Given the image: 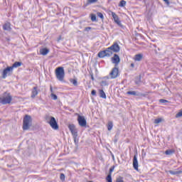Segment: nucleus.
<instances>
[{"instance_id": "f257e3e1", "label": "nucleus", "mask_w": 182, "mask_h": 182, "mask_svg": "<svg viewBox=\"0 0 182 182\" xmlns=\"http://www.w3.org/2000/svg\"><path fill=\"white\" fill-rule=\"evenodd\" d=\"M12 102V95L11 93L6 92L0 95V103L1 105H9Z\"/></svg>"}, {"instance_id": "f03ea898", "label": "nucleus", "mask_w": 182, "mask_h": 182, "mask_svg": "<svg viewBox=\"0 0 182 182\" xmlns=\"http://www.w3.org/2000/svg\"><path fill=\"white\" fill-rule=\"evenodd\" d=\"M32 126V117L26 115L23 121V130H29Z\"/></svg>"}, {"instance_id": "7ed1b4c3", "label": "nucleus", "mask_w": 182, "mask_h": 182, "mask_svg": "<svg viewBox=\"0 0 182 182\" xmlns=\"http://www.w3.org/2000/svg\"><path fill=\"white\" fill-rule=\"evenodd\" d=\"M55 76L58 80L63 82L65 79V69L63 67H58L55 69Z\"/></svg>"}, {"instance_id": "20e7f679", "label": "nucleus", "mask_w": 182, "mask_h": 182, "mask_svg": "<svg viewBox=\"0 0 182 182\" xmlns=\"http://www.w3.org/2000/svg\"><path fill=\"white\" fill-rule=\"evenodd\" d=\"M112 55H113V51L112 50V49H109V48H107L106 50H103V51H100L98 53V57L99 58H105V56H107V58L112 56Z\"/></svg>"}, {"instance_id": "39448f33", "label": "nucleus", "mask_w": 182, "mask_h": 182, "mask_svg": "<svg viewBox=\"0 0 182 182\" xmlns=\"http://www.w3.org/2000/svg\"><path fill=\"white\" fill-rule=\"evenodd\" d=\"M12 72H14V67H7L2 72V77L3 79H6L7 76H10L12 75Z\"/></svg>"}, {"instance_id": "423d86ee", "label": "nucleus", "mask_w": 182, "mask_h": 182, "mask_svg": "<svg viewBox=\"0 0 182 182\" xmlns=\"http://www.w3.org/2000/svg\"><path fill=\"white\" fill-rule=\"evenodd\" d=\"M49 124H50V126H51L52 129H53L54 130H58V129H59L58 122H56V119L53 117H50Z\"/></svg>"}, {"instance_id": "0eeeda50", "label": "nucleus", "mask_w": 182, "mask_h": 182, "mask_svg": "<svg viewBox=\"0 0 182 182\" xmlns=\"http://www.w3.org/2000/svg\"><path fill=\"white\" fill-rule=\"evenodd\" d=\"M111 79H116L119 76V68L117 67L112 68L111 73H109Z\"/></svg>"}, {"instance_id": "6e6552de", "label": "nucleus", "mask_w": 182, "mask_h": 182, "mask_svg": "<svg viewBox=\"0 0 182 182\" xmlns=\"http://www.w3.org/2000/svg\"><path fill=\"white\" fill-rule=\"evenodd\" d=\"M77 122L81 127H86V119H85V117L78 115Z\"/></svg>"}, {"instance_id": "1a4fd4ad", "label": "nucleus", "mask_w": 182, "mask_h": 182, "mask_svg": "<svg viewBox=\"0 0 182 182\" xmlns=\"http://www.w3.org/2000/svg\"><path fill=\"white\" fill-rule=\"evenodd\" d=\"M110 13H111V15H112L115 23L117 25H119V26H122V22L119 19V16H117V14H116V13H114L113 11H110Z\"/></svg>"}, {"instance_id": "9d476101", "label": "nucleus", "mask_w": 182, "mask_h": 182, "mask_svg": "<svg viewBox=\"0 0 182 182\" xmlns=\"http://www.w3.org/2000/svg\"><path fill=\"white\" fill-rule=\"evenodd\" d=\"M68 128L73 136H74V139H76V137H77V130L76 129V127H75L73 124H70Z\"/></svg>"}, {"instance_id": "9b49d317", "label": "nucleus", "mask_w": 182, "mask_h": 182, "mask_svg": "<svg viewBox=\"0 0 182 182\" xmlns=\"http://www.w3.org/2000/svg\"><path fill=\"white\" fill-rule=\"evenodd\" d=\"M109 49H111L112 52L117 53L120 51V46L119 44H117V43H114L112 46L109 47Z\"/></svg>"}, {"instance_id": "f8f14e48", "label": "nucleus", "mask_w": 182, "mask_h": 182, "mask_svg": "<svg viewBox=\"0 0 182 182\" xmlns=\"http://www.w3.org/2000/svg\"><path fill=\"white\" fill-rule=\"evenodd\" d=\"M112 63H114L115 66H117L120 63V57L119 55L114 54V57L112 58Z\"/></svg>"}, {"instance_id": "ddd939ff", "label": "nucleus", "mask_w": 182, "mask_h": 182, "mask_svg": "<svg viewBox=\"0 0 182 182\" xmlns=\"http://www.w3.org/2000/svg\"><path fill=\"white\" fill-rule=\"evenodd\" d=\"M133 167L134 170H139V161H137V156L136 155L134 156L133 159Z\"/></svg>"}, {"instance_id": "4468645a", "label": "nucleus", "mask_w": 182, "mask_h": 182, "mask_svg": "<svg viewBox=\"0 0 182 182\" xmlns=\"http://www.w3.org/2000/svg\"><path fill=\"white\" fill-rule=\"evenodd\" d=\"M38 96V87H34L32 90L31 98L35 99Z\"/></svg>"}, {"instance_id": "2eb2a0df", "label": "nucleus", "mask_w": 182, "mask_h": 182, "mask_svg": "<svg viewBox=\"0 0 182 182\" xmlns=\"http://www.w3.org/2000/svg\"><path fill=\"white\" fill-rule=\"evenodd\" d=\"M41 55H43V56H46L48 53H49V50L48 48H42L40 50Z\"/></svg>"}, {"instance_id": "dca6fc26", "label": "nucleus", "mask_w": 182, "mask_h": 182, "mask_svg": "<svg viewBox=\"0 0 182 182\" xmlns=\"http://www.w3.org/2000/svg\"><path fill=\"white\" fill-rule=\"evenodd\" d=\"M166 173H169L173 176H177V174H181L182 171H166Z\"/></svg>"}, {"instance_id": "f3484780", "label": "nucleus", "mask_w": 182, "mask_h": 182, "mask_svg": "<svg viewBox=\"0 0 182 182\" xmlns=\"http://www.w3.org/2000/svg\"><path fill=\"white\" fill-rule=\"evenodd\" d=\"M3 29L4 31H11V23H6L4 26H3Z\"/></svg>"}, {"instance_id": "a211bd4d", "label": "nucleus", "mask_w": 182, "mask_h": 182, "mask_svg": "<svg viewBox=\"0 0 182 182\" xmlns=\"http://www.w3.org/2000/svg\"><path fill=\"white\" fill-rule=\"evenodd\" d=\"M141 59H143V55L141 54H137L134 56V60H136V62H140Z\"/></svg>"}, {"instance_id": "6ab92c4d", "label": "nucleus", "mask_w": 182, "mask_h": 182, "mask_svg": "<svg viewBox=\"0 0 182 182\" xmlns=\"http://www.w3.org/2000/svg\"><path fill=\"white\" fill-rule=\"evenodd\" d=\"M22 65V63L21 62H15L11 68H19V66Z\"/></svg>"}, {"instance_id": "aec40b11", "label": "nucleus", "mask_w": 182, "mask_h": 182, "mask_svg": "<svg viewBox=\"0 0 182 182\" xmlns=\"http://www.w3.org/2000/svg\"><path fill=\"white\" fill-rule=\"evenodd\" d=\"M100 97H102V99H106V93H105V91H103V90H100Z\"/></svg>"}, {"instance_id": "412c9836", "label": "nucleus", "mask_w": 182, "mask_h": 182, "mask_svg": "<svg viewBox=\"0 0 182 182\" xmlns=\"http://www.w3.org/2000/svg\"><path fill=\"white\" fill-rule=\"evenodd\" d=\"M113 129V122L109 121L107 124V130L110 131Z\"/></svg>"}, {"instance_id": "4be33fe9", "label": "nucleus", "mask_w": 182, "mask_h": 182, "mask_svg": "<svg viewBox=\"0 0 182 182\" xmlns=\"http://www.w3.org/2000/svg\"><path fill=\"white\" fill-rule=\"evenodd\" d=\"M70 83L73 84L74 86H77V80L70 78Z\"/></svg>"}, {"instance_id": "5701e85b", "label": "nucleus", "mask_w": 182, "mask_h": 182, "mask_svg": "<svg viewBox=\"0 0 182 182\" xmlns=\"http://www.w3.org/2000/svg\"><path fill=\"white\" fill-rule=\"evenodd\" d=\"M127 95H131L132 96H137V92L136 91H128Z\"/></svg>"}, {"instance_id": "b1692460", "label": "nucleus", "mask_w": 182, "mask_h": 182, "mask_svg": "<svg viewBox=\"0 0 182 182\" xmlns=\"http://www.w3.org/2000/svg\"><path fill=\"white\" fill-rule=\"evenodd\" d=\"M119 6H120V7L126 6V1L122 0L119 2Z\"/></svg>"}, {"instance_id": "393cba45", "label": "nucleus", "mask_w": 182, "mask_h": 182, "mask_svg": "<svg viewBox=\"0 0 182 182\" xmlns=\"http://www.w3.org/2000/svg\"><path fill=\"white\" fill-rule=\"evenodd\" d=\"M141 82V80L140 76H139V77H137L136 78V80H135V83H136V85H140Z\"/></svg>"}, {"instance_id": "a878e982", "label": "nucleus", "mask_w": 182, "mask_h": 182, "mask_svg": "<svg viewBox=\"0 0 182 182\" xmlns=\"http://www.w3.org/2000/svg\"><path fill=\"white\" fill-rule=\"evenodd\" d=\"M163 122V119L161 118H158L154 120L155 124H159V123H161Z\"/></svg>"}, {"instance_id": "bb28decb", "label": "nucleus", "mask_w": 182, "mask_h": 182, "mask_svg": "<svg viewBox=\"0 0 182 182\" xmlns=\"http://www.w3.org/2000/svg\"><path fill=\"white\" fill-rule=\"evenodd\" d=\"M106 180L107 182H112V175L111 174H108V176L106 178Z\"/></svg>"}, {"instance_id": "cd10ccee", "label": "nucleus", "mask_w": 182, "mask_h": 182, "mask_svg": "<svg viewBox=\"0 0 182 182\" xmlns=\"http://www.w3.org/2000/svg\"><path fill=\"white\" fill-rule=\"evenodd\" d=\"M50 97L53 100H58V96L53 93H51Z\"/></svg>"}, {"instance_id": "c85d7f7f", "label": "nucleus", "mask_w": 182, "mask_h": 182, "mask_svg": "<svg viewBox=\"0 0 182 182\" xmlns=\"http://www.w3.org/2000/svg\"><path fill=\"white\" fill-rule=\"evenodd\" d=\"M165 154H166L167 156H170V154H173V151L171 150H166L165 151Z\"/></svg>"}, {"instance_id": "c756f323", "label": "nucleus", "mask_w": 182, "mask_h": 182, "mask_svg": "<svg viewBox=\"0 0 182 182\" xmlns=\"http://www.w3.org/2000/svg\"><path fill=\"white\" fill-rule=\"evenodd\" d=\"M91 21H92V22H95V21H96V15L95 14L91 15Z\"/></svg>"}, {"instance_id": "7c9ffc66", "label": "nucleus", "mask_w": 182, "mask_h": 182, "mask_svg": "<svg viewBox=\"0 0 182 182\" xmlns=\"http://www.w3.org/2000/svg\"><path fill=\"white\" fill-rule=\"evenodd\" d=\"M108 85H109V83H107V82H106V81L101 82V86H107Z\"/></svg>"}, {"instance_id": "2f4dec72", "label": "nucleus", "mask_w": 182, "mask_h": 182, "mask_svg": "<svg viewBox=\"0 0 182 182\" xmlns=\"http://www.w3.org/2000/svg\"><path fill=\"white\" fill-rule=\"evenodd\" d=\"M88 4H96L97 0H87Z\"/></svg>"}, {"instance_id": "473e14b6", "label": "nucleus", "mask_w": 182, "mask_h": 182, "mask_svg": "<svg viewBox=\"0 0 182 182\" xmlns=\"http://www.w3.org/2000/svg\"><path fill=\"white\" fill-rule=\"evenodd\" d=\"M97 16H99V18H100L101 19H103L104 16H103V14L98 12L97 14Z\"/></svg>"}, {"instance_id": "72a5a7b5", "label": "nucleus", "mask_w": 182, "mask_h": 182, "mask_svg": "<svg viewBox=\"0 0 182 182\" xmlns=\"http://www.w3.org/2000/svg\"><path fill=\"white\" fill-rule=\"evenodd\" d=\"M60 178L62 181H65V174L61 173L60 176Z\"/></svg>"}, {"instance_id": "f704fd0d", "label": "nucleus", "mask_w": 182, "mask_h": 182, "mask_svg": "<svg viewBox=\"0 0 182 182\" xmlns=\"http://www.w3.org/2000/svg\"><path fill=\"white\" fill-rule=\"evenodd\" d=\"M160 103H168V101L166 100L161 99L159 100Z\"/></svg>"}, {"instance_id": "c9c22d12", "label": "nucleus", "mask_w": 182, "mask_h": 182, "mask_svg": "<svg viewBox=\"0 0 182 182\" xmlns=\"http://www.w3.org/2000/svg\"><path fill=\"white\" fill-rule=\"evenodd\" d=\"M114 170V166H112V168H109V174L112 176V173H113Z\"/></svg>"}, {"instance_id": "e433bc0d", "label": "nucleus", "mask_w": 182, "mask_h": 182, "mask_svg": "<svg viewBox=\"0 0 182 182\" xmlns=\"http://www.w3.org/2000/svg\"><path fill=\"white\" fill-rule=\"evenodd\" d=\"M116 182H124L123 178H117Z\"/></svg>"}, {"instance_id": "4c0bfd02", "label": "nucleus", "mask_w": 182, "mask_h": 182, "mask_svg": "<svg viewBox=\"0 0 182 182\" xmlns=\"http://www.w3.org/2000/svg\"><path fill=\"white\" fill-rule=\"evenodd\" d=\"M181 116H182V111L176 114V117H181Z\"/></svg>"}, {"instance_id": "58836bf2", "label": "nucleus", "mask_w": 182, "mask_h": 182, "mask_svg": "<svg viewBox=\"0 0 182 182\" xmlns=\"http://www.w3.org/2000/svg\"><path fill=\"white\" fill-rule=\"evenodd\" d=\"M91 95H92V96H96V90H92L91 92Z\"/></svg>"}, {"instance_id": "ea45409f", "label": "nucleus", "mask_w": 182, "mask_h": 182, "mask_svg": "<svg viewBox=\"0 0 182 182\" xmlns=\"http://www.w3.org/2000/svg\"><path fill=\"white\" fill-rule=\"evenodd\" d=\"M90 29H92V27H87L85 28V31H86L87 32H89V31H90Z\"/></svg>"}, {"instance_id": "a19ab883", "label": "nucleus", "mask_w": 182, "mask_h": 182, "mask_svg": "<svg viewBox=\"0 0 182 182\" xmlns=\"http://www.w3.org/2000/svg\"><path fill=\"white\" fill-rule=\"evenodd\" d=\"M164 2H166V4H167L168 5L170 4V1H168V0H164Z\"/></svg>"}, {"instance_id": "79ce46f5", "label": "nucleus", "mask_w": 182, "mask_h": 182, "mask_svg": "<svg viewBox=\"0 0 182 182\" xmlns=\"http://www.w3.org/2000/svg\"><path fill=\"white\" fill-rule=\"evenodd\" d=\"M50 90L51 93H53V89L52 88V85H50Z\"/></svg>"}, {"instance_id": "37998d69", "label": "nucleus", "mask_w": 182, "mask_h": 182, "mask_svg": "<svg viewBox=\"0 0 182 182\" xmlns=\"http://www.w3.org/2000/svg\"><path fill=\"white\" fill-rule=\"evenodd\" d=\"M131 68H134V64L132 63L131 64Z\"/></svg>"}, {"instance_id": "c03bdc74", "label": "nucleus", "mask_w": 182, "mask_h": 182, "mask_svg": "<svg viewBox=\"0 0 182 182\" xmlns=\"http://www.w3.org/2000/svg\"><path fill=\"white\" fill-rule=\"evenodd\" d=\"M104 79H109V77L108 76L105 77Z\"/></svg>"}, {"instance_id": "a18cd8bd", "label": "nucleus", "mask_w": 182, "mask_h": 182, "mask_svg": "<svg viewBox=\"0 0 182 182\" xmlns=\"http://www.w3.org/2000/svg\"><path fill=\"white\" fill-rule=\"evenodd\" d=\"M92 79L93 80V77H92Z\"/></svg>"}]
</instances>
